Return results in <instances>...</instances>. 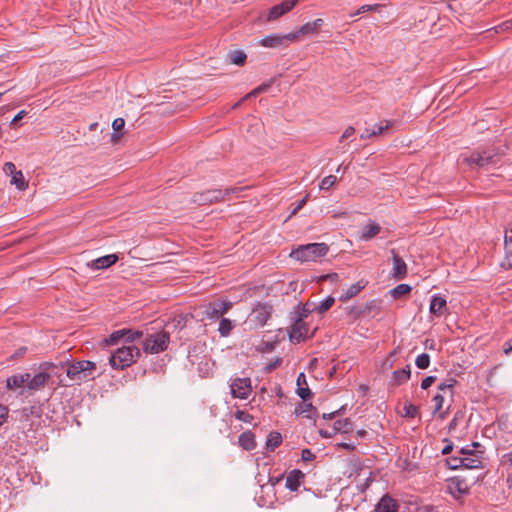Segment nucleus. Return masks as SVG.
Wrapping results in <instances>:
<instances>
[{"label":"nucleus","mask_w":512,"mask_h":512,"mask_svg":"<svg viewBox=\"0 0 512 512\" xmlns=\"http://www.w3.org/2000/svg\"><path fill=\"white\" fill-rule=\"evenodd\" d=\"M235 188H227L225 190L221 189H211L205 192L196 193L193 196L192 201L198 205H208L216 202H220L224 200L226 195L231 193H235Z\"/></svg>","instance_id":"423d86ee"},{"label":"nucleus","mask_w":512,"mask_h":512,"mask_svg":"<svg viewBox=\"0 0 512 512\" xmlns=\"http://www.w3.org/2000/svg\"><path fill=\"white\" fill-rule=\"evenodd\" d=\"M272 306L267 303H258L250 314V321L263 327L271 317Z\"/></svg>","instance_id":"1a4fd4ad"},{"label":"nucleus","mask_w":512,"mask_h":512,"mask_svg":"<svg viewBox=\"0 0 512 512\" xmlns=\"http://www.w3.org/2000/svg\"><path fill=\"white\" fill-rule=\"evenodd\" d=\"M51 378V374L41 371L37 374H35L32 378L30 377L27 382V388L29 390H40L44 388V386L47 384L48 380Z\"/></svg>","instance_id":"2eb2a0df"},{"label":"nucleus","mask_w":512,"mask_h":512,"mask_svg":"<svg viewBox=\"0 0 512 512\" xmlns=\"http://www.w3.org/2000/svg\"><path fill=\"white\" fill-rule=\"evenodd\" d=\"M297 394L304 401H306L312 395V393L308 387L304 388V387H300V386H298V388H297Z\"/></svg>","instance_id":"09e8293b"},{"label":"nucleus","mask_w":512,"mask_h":512,"mask_svg":"<svg viewBox=\"0 0 512 512\" xmlns=\"http://www.w3.org/2000/svg\"><path fill=\"white\" fill-rule=\"evenodd\" d=\"M26 115V112L24 110L20 111L10 122V126L15 127L24 116Z\"/></svg>","instance_id":"e2e57ef3"},{"label":"nucleus","mask_w":512,"mask_h":512,"mask_svg":"<svg viewBox=\"0 0 512 512\" xmlns=\"http://www.w3.org/2000/svg\"><path fill=\"white\" fill-rule=\"evenodd\" d=\"M337 181H338V179H337V177L335 175L326 176L325 178L322 179V181H321V183L319 185V188L321 190H328L332 186H334Z\"/></svg>","instance_id":"37998d69"},{"label":"nucleus","mask_w":512,"mask_h":512,"mask_svg":"<svg viewBox=\"0 0 512 512\" xmlns=\"http://www.w3.org/2000/svg\"><path fill=\"white\" fill-rule=\"evenodd\" d=\"M239 443L245 450H252L256 446L254 435L251 432L242 433L239 437Z\"/></svg>","instance_id":"7c9ffc66"},{"label":"nucleus","mask_w":512,"mask_h":512,"mask_svg":"<svg viewBox=\"0 0 512 512\" xmlns=\"http://www.w3.org/2000/svg\"><path fill=\"white\" fill-rule=\"evenodd\" d=\"M411 291V286L408 284H399L394 289L391 290V295L398 299L401 296L408 294Z\"/></svg>","instance_id":"4c0bfd02"},{"label":"nucleus","mask_w":512,"mask_h":512,"mask_svg":"<svg viewBox=\"0 0 512 512\" xmlns=\"http://www.w3.org/2000/svg\"><path fill=\"white\" fill-rule=\"evenodd\" d=\"M334 303V297L328 296L325 300L321 301L319 305L315 306V311L319 314H323L328 311Z\"/></svg>","instance_id":"c9c22d12"},{"label":"nucleus","mask_w":512,"mask_h":512,"mask_svg":"<svg viewBox=\"0 0 512 512\" xmlns=\"http://www.w3.org/2000/svg\"><path fill=\"white\" fill-rule=\"evenodd\" d=\"M464 469L482 468V457L478 452H469V456H462Z\"/></svg>","instance_id":"5701e85b"},{"label":"nucleus","mask_w":512,"mask_h":512,"mask_svg":"<svg viewBox=\"0 0 512 512\" xmlns=\"http://www.w3.org/2000/svg\"><path fill=\"white\" fill-rule=\"evenodd\" d=\"M352 429H353L352 422L348 418L343 419V420H338L334 423V430L336 432L349 433L352 431Z\"/></svg>","instance_id":"2f4dec72"},{"label":"nucleus","mask_w":512,"mask_h":512,"mask_svg":"<svg viewBox=\"0 0 512 512\" xmlns=\"http://www.w3.org/2000/svg\"><path fill=\"white\" fill-rule=\"evenodd\" d=\"M282 360L280 358H277L274 362H271L268 366H267V370L269 371H272L273 369H275L276 367H278L280 364H281Z\"/></svg>","instance_id":"338daca9"},{"label":"nucleus","mask_w":512,"mask_h":512,"mask_svg":"<svg viewBox=\"0 0 512 512\" xmlns=\"http://www.w3.org/2000/svg\"><path fill=\"white\" fill-rule=\"evenodd\" d=\"M502 266L506 269L512 268V249H506V256L502 263Z\"/></svg>","instance_id":"3c124183"},{"label":"nucleus","mask_w":512,"mask_h":512,"mask_svg":"<svg viewBox=\"0 0 512 512\" xmlns=\"http://www.w3.org/2000/svg\"><path fill=\"white\" fill-rule=\"evenodd\" d=\"M43 410L40 405H31L21 410V417L28 420L30 417L40 418Z\"/></svg>","instance_id":"bb28decb"},{"label":"nucleus","mask_w":512,"mask_h":512,"mask_svg":"<svg viewBox=\"0 0 512 512\" xmlns=\"http://www.w3.org/2000/svg\"><path fill=\"white\" fill-rule=\"evenodd\" d=\"M450 488L462 495L467 494L469 491L466 481L459 478H453L451 480Z\"/></svg>","instance_id":"473e14b6"},{"label":"nucleus","mask_w":512,"mask_h":512,"mask_svg":"<svg viewBox=\"0 0 512 512\" xmlns=\"http://www.w3.org/2000/svg\"><path fill=\"white\" fill-rule=\"evenodd\" d=\"M125 126V120L123 118H116L112 123V128L114 131H121Z\"/></svg>","instance_id":"5fc2aeb1"},{"label":"nucleus","mask_w":512,"mask_h":512,"mask_svg":"<svg viewBox=\"0 0 512 512\" xmlns=\"http://www.w3.org/2000/svg\"><path fill=\"white\" fill-rule=\"evenodd\" d=\"M415 364L420 369H426L430 365V356L427 353H422L417 356Z\"/></svg>","instance_id":"79ce46f5"},{"label":"nucleus","mask_w":512,"mask_h":512,"mask_svg":"<svg viewBox=\"0 0 512 512\" xmlns=\"http://www.w3.org/2000/svg\"><path fill=\"white\" fill-rule=\"evenodd\" d=\"M297 40L296 34L288 33L286 35H269L261 40V45L269 48L287 46L289 42Z\"/></svg>","instance_id":"f8f14e48"},{"label":"nucleus","mask_w":512,"mask_h":512,"mask_svg":"<svg viewBox=\"0 0 512 512\" xmlns=\"http://www.w3.org/2000/svg\"><path fill=\"white\" fill-rule=\"evenodd\" d=\"M96 364L89 360L75 361L68 365L66 375L75 382H85L95 378Z\"/></svg>","instance_id":"f03ea898"},{"label":"nucleus","mask_w":512,"mask_h":512,"mask_svg":"<svg viewBox=\"0 0 512 512\" xmlns=\"http://www.w3.org/2000/svg\"><path fill=\"white\" fill-rule=\"evenodd\" d=\"M192 318L193 315L190 313H180L175 315L169 324H171L175 329H183Z\"/></svg>","instance_id":"cd10ccee"},{"label":"nucleus","mask_w":512,"mask_h":512,"mask_svg":"<svg viewBox=\"0 0 512 512\" xmlns=\"http://www.w3.org/2000/svg\"><path fill=\"white\" fill-rule=\"evenodd\" d=\"M230 387L234 398L246 399L252 391L250 378H237Z\"/></svg>","instance_id":"9d476101"},{"label":"nucleus","mask_w":512,"mask_h":512,"mask_svg":"<svg viewBox=\"0 0 512 512\" xmlns=\"http://www.w3.org/2000/svg\"><path fill=\"white\" fill-rule=\"evenodd\" d=\"M403 409L405 411V416L410 417V418H415L419 414L418 407L411 403L405 404Z\"/></svg>","instance_id":"a18cd8bd"},{"label":"nucleus","mask_w":512,"mask_h":512,"mask_svg":"<svg viewBox=\"0 0 512 512\" xmlns=\"http://www.w3.org/2000/svg\"><path fill=\"white\" fill-rule=\"evenodd\" d=\"M300 0H285L282 3L273 6L267 15V21H274L284 14L291 11Z\"/></svg>","instance_id":"ddd939ff"},{"label":"nucleus","mask_w":512,"mask_h":512,"mask_svg":"<svg viewBox=\"0 0 512 512\" xmlns=\"http://www.w3.org/2000/svg\"><path fill=\"white\" fill-rule=\"evenodd\" d=\"M303 461H312L315 458V454L310 449H304L301 453Z\"/></svg>","instance_id":"4d7b16f0"},{"label":"nucleus","mask_w":512,"mask_h":512,"mask_svg":"<svg viewBox=\"0 0 512 512\" xmlns=\"http://www.w3.org/2000/svg\"><path fill=\"white\" fill-rule=\"evenodd\" d=\"M391 254L393 255L392 276L395 279L402 280L407 276V265L394 249L391 250Z\"/></svg>","instance_id":"4468645a"},{"label":"nucleus","mask_w":512,"mask_h":512,"mask_svg":"<svg viewBox=\"0 0 512 512\" xmlns=\"http://www.w3.org/2000/svg\"><path fill=\"white\" fill-rule=\"evenodd\" d=\"M313 311H315V306L314 304H311L309 302H307L306 304L303 305V307L301 308V312L299 313V316L298 317H301L302 319L306 318L310 313H312Z\"/></svg>","instance_id":"49530a36"},{"label":"nucleus","mask_w":512,"mask_h":512,"mask_svg":"<svg viewBox=\"0 0 512 512\" xmlns=\"http://www.w3.org/2000/svg\"><path fill=\"white\" fill-rule=\"evenodd\" d=\"M324 24L323 19L318 18L312 22H307L304 25L300 27L299 30L292 32L291 34H296L297 39L300 37V35H307V34H313L316 33Z\"/></svg>","instance_id":"a211bd4d"},{"label":"nucleus","mask_w":512,"mask_h":512,"mask_svg":"<svg viewBox=\"0 0 512 512\" xmlns=\"http://www.w3.org/2000/svg\"><path fill=\"white\" fill-rule=\"evenodd\" d=\"M433 402H434V413H439V417L441 419H444L448 413V409L444 412H441V409L443 407V403H444V397L443 395L441 394H436L434 397H433Z\"/></svg>","instance_id":"72a5a7b5"},{"label":"nucleus","mask_w":512,"mask_h":512,"mask_svg":"<svg viewBox=\"0 0 512 512\" xmlns=\"http://www.w3.org/2000/svg\"><path fill=\"white\" fill-rule=\"evenodd\" d=\"M499 160V156L492 150L475 151L469 157H465L463 161L470 167L484 168L489 165H495Z\"/></svg>","instance_id":"20e7f679"},{"label":"nucleus","mask_w":512,"mask_h":512,"mask_svg":"<svg viewBox=\"0 0 512 512\" xmlns=\"http://www.w3.org/2000/svg\"><path fill=\"white\" fill-rule=\"evenodd\" d=\"M230 61L236 65H243L247 58L246 54L243 51L236 50L229 54Z\"/></svg>","instance_id":"ea45409f"},{"label":"nucleus","mask_w":512,"mask_h":512,"mask_svg":"<svg viewBox=\"0 0 512 512\" xmlns=\"http://www.w3.org/2000/svg\"><path fill=\"white\" fill-rule=\"evenodd\" d=\"M436 381L435 376H428L424 378L421 382V388L426 390L428 389L434 382Z\"/></svg>","instance_id":"6e6d98bb"},{"label":"nucleus","mask_w":512,"mask_h":512,"mask_svg":"<svg viewBox=\"0 0 512 512\" xmlns=\"http://www.w3.org/2000/svg\"><path fill=\"white\" fill-rule=\"evenodd\" d=\"M328 246L325 243H311L301 245L293 250L290 256L301 262L316 261L328 253Z\"/></svg>","instance_id":"7ed1b4c3"},{"label":"nucleus","mask_w":512,"mask_h":512,"mask_svg":"<svg viewBox=\"0 0 512 512\" xmlns=\"http://www.w3.org/2000/svg\"><path fill=\"white\" fill-rule=\"evenodd\" d=\"M417 512H437L434 507L431 506H425L420 509H418Z\"/></svg>","instance_id":"774afa93"},{"label":"nucleus","mask_w":512,"mask_h":512,"mask_svg":"<svg viewBox=\"0 0 512 512\" xmlns=\"http://www.w3.org/2000/svg\"><path fill=\"white\" fill-rule=\"evenodd\" d=\"M309 326L304 322V319L301 317L295 318L290 330H289V338L294 342H301L306 337H308Z\"/></svg>","instance_id":"9b49d317"},{"label":"nucleus","mask_w":512,"mask_h":512,"mask_svg":"<svg viewBox=\"0 0 512 512\" xmlns=\"http://www.w3.org/2000/svg\"><path fill=\"white\" fill-rule=\"evenodd\" d=\"M398 122L396 120H383L376 124L372 131L374 137L386 133L390 128L394 127Z\"/></svg>","instance_id":"a878e982"},{"label":"nucleus","mask_w":512,"mask_h":512,"mask_svg":"<svg viewBox=\"0 0 512 512\" xmlns=\"http://www.w3.org/2000/svg\"><path fill=\"white\" fill-rule=\"evenodd\" d=\"M234 328V324L232 321L228 318H222L219 323L218 331L221 334V336H228L232 329Z\"/></svg>","instance_id":"f704fd0d"},{"label":"nucleus","mask_w":512,"mask_h":512,"mask_svg":"<svg viewBox=\"0 0 512 512\" xmlns=\"http://www.w3.org/2000/svg\"><path fill=\"white\" fill-rule=\"evenodd\" d=\"M456 383H457V381L455 379H453V378L448 379L445 382H443V383L438 385V390L442 391V392L448 391L449 394L452 396L453 395V388H454Z\"/></svg>","instance_id":"c03bdc74"},{"label":"nucleus","mask_w":512,"mask_h":512,"mask_svg":"<svg viewBox=\"0 0 512 512\" xmlns=\"http://www.w3.org/2000/svg\"><path fill=\"white\" fill-rule=\"evenodd\" d=\"M381 231V226L375 222H369L362 229V234L360 236L361 240L369 241L375 236H377Z\"/></svg>","instance_id":"b1692460"},{"label":"nucleus","mask_w":512,"mask_h":512,"mask_svg":"<svg viewBox=\"0 0 512 512\" xmlns=\"http://www.w3.org/2000/svg\"><path fill=\"white\" fill-rule=\"evenodd\" d=\"M201 308L202 320H217L232 308V303L218 300L203 305Z\"/></svg>","instance_id":"0eeeda50"},{"label":"nucleus","mask_w":512,"mask_h":512,"mask_svg":"<svg viewBox=\"0 0 512 512\" xmlns=\"http://www.w3.org/2000/svg\"><path fill=\"white\" fill-rule=\"evenodd\" d=\"M11 183L15 184L19 190H25L28 186L21 171H17L13 174Z\"/></svg>","instance_id":"58836bf2"},{"label":"nucleus","mask_w":512,"mask_h":512,"mask_svg":"<svg viewBox=\"0 0 512 512\" xmlns=\"http://www.w3.org/2000/svg\"><path fill=\"white\" fill-rule=\"evenodd\" d=\"M367 285V281L360 280L355 284H352L340 297V300L346 302L351 298L355 297L358 293H360Z\"/></svg>","instance_id":"4be33fe9"},{"label":"nucleus","mask_w":512,"mask_h":512,"mask_svg":"<svg viewBox=\"0 0 512 512\" xmlns=\"http://www.w3.org/2000/svg\"><path fill=\"white\" fill-rule=\"evenodd\" d=\"M30 378L29 373L24 374H15L7 378L6 387L9 390H15L17 388H21L24 385L27 386V382Z\"/></svg>","instance_id":"6ab92c4d"},{"label":"nucleus","mask_w":512,"mask_h":512,"mask_svg":"<svg viewBox=\"0 0 512 512\" xmlns=\"http://www.w3.org/2000/svg\"><path fill=\"white\" fill-rule=\"evenodd\" d=\"M143 333L141 331H131V330H118L113 332L109 338L104 339L101 344L103 346H110L117 344L121 339H124V343H133L135 339L141 338Z\"/></svg>","instance_id":"6e6552de"},{"label":"nucleus","mask_w":512,"mask_h":512,"mask_svg":"<svg viewBox=\"0 0 512 512\" xmlns=\"http://www.w3.org/2000/svg\"><path fill=\"white\" fill-rule=\"evenodd\" d=\"M380 7H381L380 4L363 5L353 15H358V14L365 13V12H368V11H374V10H377L378 8H380Z\"/></svg>","instance_id":"8fccbe9b"},{"label":"nucleus","mask_w":512,"mask_h":512,"mask_svg":"<svg viewBox=\"0 0 512 512\" xmlns=\"http://www.w3.org/2000/svg\"><path fill=\"white\" fill-rule=\"evenodd\" d=\"M141 355L140 349L133 343H124L109 356V363L114 369H125L131 366Z\"/></svg>","instance_id":"f257e3e1"},{"label":"nucleus","mask_w":512,"mask_h":512,"mask_svg":"<svg viewBox=\"0 0 512 512\" xmlns=\"http://www.w3.org/2000/svg\"><path fill=\"white\" fill-rule=\"evenodd\" d=\"M7 413H8V409L5 406L0 405V426L5 421Z\"/></svg>","instance_id":"69168bd1"},{"label":"nucleus","mask_w":512,"mask_h":512,"mask_svg":"<svg viewBox=\"0 0 512 512\" xmlns=\"http://www.w3.org/2000/svg\"><path fill=\"white\" fill-rule=\"evenodd\" d=\"M338 279H339V275L337 273L326 274V275H323L320 277L321 281L329 280L331 282H335Z\"/></svg>","instance_id":"680f3d73"},{"label":"nucleus","mask_w":512,"mask_h":512,"mask_svg":"<svg viewBox=\"0 0 512 512\" xmlns=\"http://www.w3.org/2000/svg\"><path fill=\"white\" fill-rule=\"evenodd\" d=\"M398 505L396 501L388 495L383 496L376 506V512H396Z\"/></svg>","instance_id":"412c9836"},{"label":"nucleus","mask_w":512,"mask_h":512,"mask_svg":"<svg viewBox=\"0 0 512 512\" xmlns=\"http://www.w3.org/2000/svg\"><path fill=\"white\" fill-rule=\"evenodd\" d=\"M448 467L452 470L464 469L462 456H451L446 459Z\"/></svg>","instance_id":"e433bc0d"},{"label":"nucleus","mask_w":512,"mask_h":512,"mask_svg":"<svg viewBox=\"0 0 512 512\" xmlns=\"http://www.w3.org/2000/svg\"><path fill=\"white\" fill-rule=\"evenodd\" d=\"M307 200H308V195H306L305 197H303L302 199H300L297 203V205L294 207V209L292 210L290 216H294L298 213V211H300L304 206L305 204L307 203Z\"/></svg>","instance_id":"603ef678"},{"label":"nucleus","mask_w":512,"mask_h":512,"mask_svg":"<svg viewBox=\"0 0 512 512\" xmlns=\"http://www.w3.org/2000/svg\"><path fill=\"white\" fill-rule=\"evenodd\" d=\"M295 412L299 415H305L307 418H313L317 410L311 403L302 402L296 407Z\"/></svg>","instance_id":"c756f323"},{"label":"nucleus","mask_w":512,"mask_h":512,"mask_svg":"<svg viewBox=\"0 0 512 512\" xmlns=\"http://www.w3.org/2000/svg\"><path fill=\"white\" fill-rule=\"evenodd\" d=\"M355 133V129L354 127L352 126H348L344 132L342 133L341 137H340V141H343L349 137H351L353 134Z\"/></svg>","instance_id":"13d9d810"},{"label":"nucleus","mask_w":512,"mask_h":512,"mask_svg":"<svg viewBox=\"0 0 512 512\" xmlns=\"http://www.w3.org/2000/svg\"><path fill=\"white\" fill-rule=\"evenodd\" d=\"M505 249H512V225L505 231Z\"/></svg>","instance_id":"de8ad7c7"},{"label":"nucleus","mask_w":512,"mask_h":512,"mask_svg":"<svg viewBox=\"0 0 512 512\" xmlns=\"http://www.w3.org/2000/svg\"><path fill=\"white\" fill-rule=\"evenodd\" d=\"M235 416L237 419L245 422L248 421V418H251V416L245 411H237Z\"/></svg>","instance_id":"0e129e2a"},{"label":"nucleus","mask_w":512,"mask_h":512,"mask_svg":"<svg viewBox=\"0 0 512 512\" xmlns=\"http://www.w3.org/2000/svg\"><path fill=\"white\" fill-rule=\"evenodd\" d=\"M376 307L375 301H370L365 304L362 310L358 311V315H367L371 312L372 309Z\"/></svg>","instance_id":"864d4df0"},{"label":"nucleus","mask_w":512,"mask_h":512,"mask_svg":"<svg viewBox=\"0 0 512 512\" xmlns=\"http://www.w3.org/2000/svg\"><path fill=\"white\" fill-rule=\"evenodd\" d=\"M444 442H446V445L442 449V454L443 455H448L453 450V443L450 440H448V439H445Z\"/></svg>","instance_id":"052dcab7"},{"label":"nucleus","mask_w":512,"mask_h":512,"mask_svg":"<svg viewBox=\"0 0 512 512\" xmlns=\"http://www.w3.org/2000/svg\"><path fill=\"white\" fill-rule=\"evenodd\" d=\"M447 302L446 300L438 295L432 296L429 311L431 314L440 317L444 314V310L446 308Z\"/></svg>","instance_id":"aec40b11"},{"label":"nucleus","mask_w":512,"mask_h":512,"mask_svg":"<svg viewBox=\"0 0 512 512\" xmlns=\"http://www.w3.org/2000/svg\"><path fill=\"white\" fill-rule=\"evenodd\" d=\"M410 376V365H406L403 369L395 370L392 374L393 384L397 386L402 385L410 379Z\"/></svg>","instance_id":"393cba45"},{"label":"nucleus","mask_w":512,"mask_h":512,"mask_svg":"<svg viewBox=\"0 0 512 512\" xmlns=\"http://www.w3.org/2000/svg\"><path fill=\"white\" fill-rule=\"evenodd\" d=\"M4 172L14 174L17 172L16 166L12 162H6L3 167Z\"/></svg>","instance_id":"bf43d9fd"},{"label":"nucleus","mask_w":512,"mask_h":512,"mask_svg":"<svg viewBox=\"0 0 512 512\" xmlns=\"http://www.w3.org/2000/svg\"><path fill=\"white\" fill-rule=\"evenodd\" d=\"M305 474L298 469H294L286 477V488L290 491H297L303 483Z\"/></svg>","instance_id":"f3484780"},{"label":"nucleus","mask_w":512,"mask_h":512,"mask_svg":"<svg viewBox=\"0 0 512 512\" xmlns=\"http://www.w3.org/2000/svg\"><path fill=\"white\" fill-rule=\"evenodd\" d=\"M118 260L117 255L110 254L99 257L91 262L87 263V266L94 270L106 269L115 264Z\"/></svg>","instance_id":"dca6fc26"},{"label":"nucleus","mask_w":512,"mask_h":512,"mask_svg":"<svg viewBox=\"0 0 512 512\" xmlns=\"http://www.w3.org/2000/svg\"><path fill=\"white\" fill-rule=\"evenodd\" d=\"M169 339V333L165 331L149 335L143 342V350L151 354L165 351L168 347Z\"/></svg>","instance_id":"39448f33"},{"label":"nucleus","mask_w":512,"mask_h":512,"mask_svg":"<svg viewBox=\"0 0 512 512\" xmlns=\"http://www.w3.org/2000/svg\"><path fill=\"white\" fill-rule=\"evenodd\" d=\"M282 443V435L279 432H270L266 440V448L274 451Z\"/></svg>","instance_id":"c85d7f7f"},{"label":"nucleus","mask_w":512,"mask_h":512,"mask_svg":"<svg viewBox=\"0 0 512 512\" xmlns=\"http://www.w3.org/2000/svg\"><path fill=\"white\" fill-rule=\"evenodd\" d=\"M273 80L269 81L268 83H264L258 87H256L255 89H253L251 92H249L248 94H246L244 96V99H249L251 97H255L257 96L258 94L260 93H263V92H266L268 90V88L271 86Z\"/></svg>","instance_id":"a19ab883"}]
</instances>
